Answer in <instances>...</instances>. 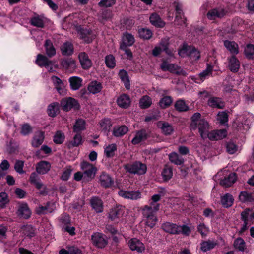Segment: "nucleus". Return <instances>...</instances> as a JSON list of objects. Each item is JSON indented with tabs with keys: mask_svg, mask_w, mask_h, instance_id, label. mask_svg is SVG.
I'll return each instance as SVG.
<instances>
[{
	"mask_svg": "<svg viewBox=\"0 0 254 254\" xmlns=\"http://www.w3.org/2000/svg\"><path fill=\"white\" fill-rule=\"evenodd\" d=\"M92 240L94 245L98 248H102L107 244L105 236L100 233H95L92 235Z\"/></svg>",
	"mask_w": 254,
	"mask_h": 254,
	"instance_id": "nucleus-10",
	"label": "nucleus"
},
{
	"mask_svg": "<svg viewBox=\"0 0 254 254\" xmlns=\"http://www.w3.org/2000/svg\"><path fill=\"white\" fill-rule=\"evenodd\" d=\"M61 106L63 110L68 111L71 109H79V104L76 99L72 97H68L62 99Z\"/></svg>",
	"mask_w": 254,
	"mask_h": 254,
	"instance_id": "nucleus-6",
	"label": "nucleus"
},
{
	"mask_svg": "<svg viewBox=\"0 0 254 254\" xmlns=\"http://www.w3.org/2000/svg\"><path fill=\"white\" fill-rule=\"evenodd\" d=\"M208 104L213 108L222 109L225 107V102L222 99L216 97H210L208 101Z\"/></svg>",
	"mask_w": 254,
	"mask_h": 254,
	"instance_id": "nucleus-25",
	"label": "nucleus"
},
{
	"mask_svg": "<svg viewBox=\"0 0 254 254\" xmlns=\"http://www.w3.org/2000/svg\"><path fill=\"white\" fill-rule=\"evenodd\" d=\"M64 134L61 131H57L53 136V141L57 144H62L64 141Z\"/></svg>",
	"mask_w": 254,
	"mask_h": 254,
	"instance_id": "nucleus-46",
	"label": "nucleus"
},
{
	"mask_svg": "<svg viewBox=\"0 0 254 254\" xmlns=\"http://www.w3.org/2000/svg\"><path fill=\"white\" fill-rule=\"evenodd\" d=\"M221 201L222 205L224 207L228 208L233 205L234 203V198L231 194L227 193L221 197Z\"/></svg>",
	"mask_w": 254,
	"mask_h": 254,
	"instance_id": "nucleus-32",
	"label": "nucleus"
},
{
	"mask_svg": "<svg viewBox=\"0 0 254 254\" xmlns=\"http://www.w3.org/2000/svg\"><path fill=\"white\" fill-rule=\"evenodd\" d=\"M162 175L164 180H170L173 175L172 169L171 167L166 166L162 172Z\"/></svg>",
	"mask_w": 254,
	"mask_h": 254,
	"instance_id": "nucleus-52",
	"label": "nucleus"
},
{
	"mask_svg": "<svg viewBox=\"0 0 254 254\" xmlns=\"http://www.w3.org/2000/svg\"><path fill=\"white\" fill-rule=\"evenodd\" d=\"M61 65L66 69L73 70L76 67V61L72 58L64 59L61 61Z\"/></svg>",
	"mask_w": 254,
	"mask_h": 254,
	"instance_id": "nucleus-29",
	"label": "nucleus"
},
{
	"mask_svg": "<svg viewBox=\"0 0 254 254\" xmlns=\"http://www.w3.org/2000/svg\"><path fill=\"white\" fill-rule=\"evenodd\" d=\"M125 212V207L121 205H119L112 210V220L121 218L124 215Z\"/></svg>",
	"mask_w": 254,
	"mask_h": 254,
	"instance_id": "nucleus-40",
	"label": "nucleus"
},
{
	"mask_svg": "<svg viewBox=\"0 0 254 254\" xmlns=\"http://www.w3.org/2000/svg\"><path fill=\"white\" fill-rule=\"evenodd\" d=\"M175 10L176 12V15L175 17V22L176 24H181L179 20L180 19L182 18V16L184 15L182 12V6L180 4L177 3L175 6Z\"/></svg>",
	"mask_w": 254,
	"mask_h": 254,
	"instance_id": "nucleus-47",
	"label": "nucleus"
},
{
	"mask_svg": "<svg viewBox=\"0 0 254 254\" xmlns=\"http://www.w3.org/2000/svg\"><path fill=\"white\" fill-rule=\"evenodd\" d=\"M45 138L44 132L38 131L35 132L31 141V145L33 147H38L41 145L44 141Z\"/></svg>",
	"mask_w": 254,
	"mask_h": 254,
	"instance_id": "nucleus-18",
	"label": "nucleus"
},
{
	"mask_svg": "<svg viewBox=\"0 0 254 254\" xmlns=\"http://www.w3.org/2000/svg\"><path fill=\"white\" fill-rule=\"evenodd\" d=\"M100 183L105 188L109 187L111 185V177L110 174L103 172L100 176Z\"/></svg>",
	"mask_w": 254,
	"mask_h": 254,
	"instance_id": "nucleus-30",
	"label": "nucleus"
},
{
	"mask_svg": "<svg viewBox=\"0 0 254 254\" xmlns=\"http://www.w3.org/2000/svg\"><path fill=\"white\" fill-rule=\"evenodd\" d=\"M175 107L179 111H186L188 109V107L185 102L182 100H178L176 102Z\"/></svg>",
	"mask_w": 254,
	"mask_h": 254,
	"instance_id": "nucleus-59",
	"label": "nucleus"
},
{
	"mask_svg": "<svg viewBox=\"0 0 254 254\" xmlns=\"http://www.w3.org/2000/svg\"><path fill=\"white\" fill-rule=\"evenodd\" d=\"M119 76L124 83L126 88L129 89L130 88V82L127 71L123 69L121 70L119 73Z\"/></svg>",
	"mask_w": 254,
	"mask_h": 254,
	"instance_id": "nucleus-41",
	"label": "nucleus"
},
{
	"mask_svg": "<svg viewBox=\"0 0 254 254\" xmlns=\"http://www.w3.org/2000/svg\"><path fill=\"white\" fill-rule=\"evenodd\" d=\"M160 199V195H153L151 197L149 206L145 205L141 209L145 224L150 228H153L157 222V219L155 213L159 210V205L156 202Z\"/></svg>",
	"mask_w": 254,
	"mask_h": 254,
	"instance_id": "nucleus-1",
	"label": "nucleus"
},
{
	"mask_svg": "<svg viewBox=\"0 0 254 254\" xmlns=\"http://www.w3.org/2000/svg\"><path fill=\"white\" fill-rule=\"evenodd\" d=\"M36 63L40 66H44L46 67L49 71L52 70V68L49 67L52 64V62L48 60V59L45 56L38 54L37 56Z\"/></svg>",
	"mask_w": 254,
	"mask_h": 254,
	"instance_id": "nucleus-14",
	"label": "nucleus"
},
{
	"mask_svg": "<svg viewBox=\"0 0 254 254\" xmlns=\"http://www.w3.org/2000/svg\"><path fill=\"white\" fill-rule=\"evenodd\" d=\"M191 46H188L186 45H184L182 48L179 50L178 54L182 57L185 56H189L190 53V49Z\"/></svg>",
	"mask_w": 254,
	"mask_h": 254,
	"instance_id": "nucleus-60",
	"label": "nucleus"
},
{
	"mask_svg": "<svg viewBox=\"0 0 254 254\" xmlns=\"http://www.w3.org/2000/svg\"><path fill=\"white\" fill-rule=\"evenodd\" d=\"M59 106L57 103H54L48 106V114L50 116L54 117L58 111Z\"/></svg>",
	"mask_w": 254,
	"mask_h": 254,
	"instance_id": "nucleus-53",
	"label": "nucleus"
},
{
	"mask_svg": "<svg viewBox=\"0 0 254 254\" xmlns=\"http://www.w3.org/2000/svg\"><path fill=\"white\" fill-rule=\"evenodd\" d=\"M191 119V127L193 129H198L202 138H207L210 129V126L208 122L205 119L201 118V115L198 112L193 114Z\"/></svg>",
	"mask_w": 254,
	"mask_h": 254,
	"instance_id": "nucleus-2",
	"label": "nucleus"
},
{
	"mask_svg": "<svg viewBox=\"0 0 254 254\" xmlns=\"http://www.w3.org/2000/svg\"><path fill=\"white\" fill-rule=\"evenodd\" d=\"M150 23L157 27H163L165 25V22L163 21L159 16L155 13H152L150 16Z\"/></svg>",
	"mask_w": 254,
	"mask_h": 254,
	"instance_id": "nucleus-31",
	"label": "nucleus"
},
{
	"mask_svg": "<svg viewBox=\"0 0 254 254\" xmlns=\"http://www.w3.org/2000/svg\"><path fill=\"white\" fill-rule=\"evenodd\" d=\"M250 212V210L247 209L241 213V217L244 221V224L241 229V232H244L251 225L252 220L249 218Z\"/></svg>",
	"mask_w": 254,
	"mask_h": 254,
	"instance_id": "nucleus-24",
	"label": "nucleus"
},
{
	"mask_svg": "<svg viewBox=\"0 0 254 254\" xmlns=\"http://www.w3.org/2000/svg\"><path fill=\"white\" fill-rule=\"evenodd\" d=\"M190 50V53L189 56L192 61H196L199 59L200 53L197 49H196L194 47L191 46Z\"/></svg>",
	"mask_w": 254,
	"mask_h": 254,
	"instance_id": "nucleus-58",
	"label": "nucleus"
},
{
	"mask_svg": "<svg viewBox=\"0 0 254 254\" xmlns=\"http://www.w3.org/2000/svg\"><path fill=\"white\" fill-rule=\"evenodd\" d=\"M31 214V211L26 203H21L19 205L17 210V214L19 216L27 219L30 216Z\"/></svg>",
	"mask_w": 254,
	"mask_h": 254,
	"instance_id": "nucleus-20",
	"label": "nucleus"
},
{
	"mask_svg": "<svg viewBox=\"0 0 254 254\" xmlns=\"http://www.w3.org/2000/svg\"><path fill=\"white\" fill-rule=\"evenodd\" d=\"M216 245L217 243L215 241L209 240L201 243L200 249L203 252H206L214 248Z\"/></svg>",
	"mask_w": 254,
	"mask_h": 254,
	"instance_id": "nucleus-36",
	"label": "nucleus"
},
{
	"mask_svg": "<svg viewBox=\"0 0 254 254\" xmlns=\"http://www.w3.org/2000/svg\"><path fill=\"white\" fill-rule=\"evenodd\" d=\"M46 53L48 56L51 57L56 54V50L52 43L49 40H47L45 43Z\"/></svg>",
	"mask_w": 254,
	"mask_h": 254,
	"instance_id": "nucleus-42",
	"label": "nucleus"
},
{
	"mask_svg": "<svg viewBox=\"0 0 254 254\" xmlns=\"http://www.w3.org/2000/svg\"><path fill=\"white\" fill-rule=\"evenodd\" d=\"M122 239V235L117 230L112 228V243H118Z\"/></svg>",
	"mask_w": 254,
	"mask_h": 254,
	"instance_id": "nucleus-63",
	"label": "nucleus"
},
{
	"mask_svg": "<svg viewBox=\"0 0 254 254\" xmlns=\"http://www.w3.org/2000/svg\"><path fill=\"white\" fill-rule=\"evenodd\" d=\"M217 119L220 123L224 124L228 121V115L225 112H219Z\"/></svg>",
	"mask_w": 254,
	"mask_h": 254,
	"instance_id": "nucleus-62",
	"label": "nucleus"
},
{
	"mask_svg": "<svg viewBox=\"0 0 254 254\" xmlns=\"http://www.w3.org/2000/svg\"><path fill=\"white\" fill-rule=\"evenodd\" d=\"M69 81L71 89L76 90L81 86L82 80L80 77L73 76L69 78Z\"/></svg>",
	"mask_w": 254,
	"mask_h": 254,
	"instance_id": "nucleus-35",
	"label": "nucleus"
},
{
	"mask_svg": "<svg viewBox=\"0 0 254 254\" xmlns=\"http://www.w3.org/2000/svg\"><path fill=\"white\" fill-rule=\"evenodd\" d=\"M160 68L163 71H168L171 73L177 74L186 75V73L180 67L174 64H170L165 60H163L160 64Z\"/></svg>",
	"mask_w": 254,
	"mask_h": 254,
	"instance_id": "nucleus-7",
	"label": "nucleus"
},
{
	"mask_svg": "<svg viewBox=\"0 0 254 254\" xmlns=\"http://www.w3.org/2000/svg\"><path fill=\"white\" fill-rule=\"evenodd\" d=\"M234 245L236 249L241 251H243L246 248L245 241L243 239L240 238L237 239L234 241Z\"/></svg>",
	"mask_w": 254,
	"mask_h": 254,
	"instance_id": "nucleus-57",
	"label": "nucleus"
},
{
	"mask_svg": "<svg viewBox=\"0 0 254 254\" xmlns=\"http://www.w3.org/2000/svg\"><path fill=\"white\" fill-rule=\"evenodd\" d=\"M157 126L165 135L171 134L174 131L173 127L168 123L160 121L157 123Z\"/></svg>",
	"mask_w": 254,
	"mask_h": 254,
	"instance_id": "nucleus-17",
	"label": "nucleus"
},
{
	"mask_svg": "<svg viewBox=\"0 0 254 254\" xmlns=\"http://www.w3.org/2000/svg\"><path fill=\"white\" fill-rule=\"evenodd\" d=\"M102 88L101 83L96 80L91 81L88 86V90L93 94L100 92Z\"/></svg>",
	"mask_w": 254,
	"mask_h": 254,
	"instance_id": "nucleus-26",
	"label": "nucleus"
},
{
	"mask_svg": "<svg viewBox=\"0 0 254 254\" xmlns=\"http://www.w3.org/2000/svg\"><path fill=\"white\" fill-rule=\"evenodd\" d=\"M239 199L243 202H250L253 200L252 194L246 191L242 192L239 195Z\"/></svg>",
	"mask_w": 254,
	"mask_h": 254,
	"instance_id": "nucleus-56",
	"label": "nucleus"
},
{
	"mask_svg": "<svg viewBox=\"0 0 254 254\" xmlns=\"http://www.w3.org/2000/svg\"><path fill=\"white\" fill-rule=\"evenodd\" d=\"M229 67L231 71L237 72L240 67V63L238 59L235 56H232L229 58Z\"/></svg>",
	"mask_w": 254,
	"mask_h": 254,
	"instance_id": "nucleus-27",
	"label": "nucleus"
},
{
	"mask_svg": "<svg viewBox=\"0 0 254 254\" xmlns=\"http://www.w3.org/2000/svg\"><path fill=\"white\" fill-rule=\"evenodd\" d=\"M51 164L46 161H41L37 164L36 170L39 174H46L50 169Z\"/></svg>",
	"mask_w": 254,
	"mask_h": 254,
	"instance_id": "nucleus-21",
	"label": "nucleus"
},
{
	"mask_svg": "<svg viewBox=\"0 0 254 254\" xmlns=\"http://www.w3.org/2000/svg\"><path fill=\"white\" fill-rule=\"evenodd\" d=\"M172 99L170 96H166L161 99L159 105L162 108H165L171 105Z\"/></svg>",
	"mask_w": 254,
	"mask_h": 254,
	"instance_id": "nucleus-54",
	"label": "nucleus"
},
{
	"mask_svg": "<svg viewBox=\"0 0 254 254\" xmlns=\"http://www.w3.org/2000/svg\"><path fill=\"white\" fill-rule=\"evenodd\" d=\"M226 13L223 8L218 7L210 10L207 14V18L211 20L223 17Z\"/></svg>",
	"mask_w": 254,
	"mask_h": 254,
	"instance_id": "nucleus-12",
	"label": "nucleus"
},
{
	"mask_svg": "<svg viewBox=\"0 0 254 254\" xmlns=\"http://www.w3.org/2000/svg\"><path fill=\"white\" fill-rule=\"evenodd\" d=\"M81 168L83 170L84 175V181H90L95 176L97 169L89 162H83L81 163Z\"/></svg>",
	"mask_w": 254,
	"mask_h": 254,
	"instance_id": "nucleus-4",
	"label": "nucleus"
},
{
	"mask_svg": "<svg viewBox=\"0 0 254 254\" xmlns=\"http://www.w3.org/2000/svg\"><path fill=\"white\" fill-rule=\"evenodd\" d=\"M236 180V176L235 173H231L228 177L222 180L221 185L226 187L231 186Z\"/></svg>",
	"mask_w": 254,
	"mask_h": 254,
	"instance_id": "nucleus-37",
	"label": "nucleus"
},
{
	"mask_svg": "<svg viewBox=\"0 0 254 254\" xmlns=\"http://www.w3.org/2000/svg\"><path fill=\"white\" fill-rule=\"evenodd\" d=\"M227 131L225 129L213 130L209 132L207 138L210 140H220L227 136Z\"/></svg>",
	"mask_w": 254,
	"mask_h": 254,
	"instance_id": "nucleus-15",
	"label": "nucleus"
},
{
	"mask_svg": "<svg viewBox=\"0 0 254 254\" xmlns=\"http://www.w3.org/2000/svg\"><path fill=\"white\" fill-rule=\"evenodd\" d=\"M117 103L121 108L127 109L130 106L131 100L129 96L122 94L117 98Z\"/></svg>",
	"mask_w": 254,
	"mask_h": 254,
	"instance_id": "nucleus-16",
	"label": "nucleus"
},
{
	"mask_svg": "<svg viewBox=\"0 0 254 254\" xmlns=\"http://www.w3.org/2000/svg\"><path fill=\"white\" fill-rule=\"evenodd\" d=\"M225 47L233 55H237L239 52L238 45L234 41L225 40L224 41Z\"/></svg>",
	"mask_w": 254,
	"mask_h": 254,
	"instance_id": "nucleus-23",
	"label": "nucleus"
},
{
	"mask_svg": "<svg viewBox=\"0 0 254 254\" xmlns=\"http://www.w3.org/2000/svg\"><path fill=\"white\" fill-rule=\"evenodd\" d=\"M135 42V38L133 35L128 32H125L122 36V45L121 47L132 46Z\"/></svg>",
	"mask_w": 254,
	"mask_h": 254,
	"instance_id": "nucleus-22",
	"label": "nucleus"
},
{
	"mask_svg": "<svg viewBox=\"0 0 254 254\" xmlns=\"http://www.w3.org/2000/svg\"><path fill=\"white\" fill-rule=\"evenodd\" d=\"M71 172L72 169L71 167L69 166L66 167L63 171V173L61 176V179L64 181L67 180L71 175Z\"/></svg>",
	"mask_w": 254,
	"mask_h": 254,
	"instance_id": "nucleus-64",
	"label": "nucleus"
},
{
	"mask_svg": "<svg viewBox=\"0 0 254 254\" xmlns=\"http://www.w3.org/2000/svg\"><path fill=\"white\" fill-rule=\"evenodd\" d=\"M55 208L53 203L48 202L45 206L39 205L36 208V212L38 214H44L52 212Z\"/></svg>",
	"mask_w": 254,
	"mask_h": 254,
	"instance_id": "nucleus-19",
	"label": "nucleus"
},
{
	"mask_svg": "<svg viewBox=\"0 0 254 254\" xmlns=\"http://www.w3.org/2000/svg\"><path fill=\"white\" fill-rule=\"evenodd\" d=\"M213 70H217L216 62H214L213 64L210 63H208L207 64L206 69L199 74V77L200 81H199L195 80V82L198 83H200V82H203L206 78H207L211 75Z\"/></svg>",
	"mask_w": 254,
	"mask_h": 254,
	"instance_id": "nucleus-11",
	"label": "nucleus"
},
{
	"mask_svg": "<svg viewBox=\"0 0 254 254\" xmlns=\"http://www.w3.org/2000/svg\"><path fill=\"white\" fill-rule=\"evenodd\" d=\"M151 103V99L148 96H144L140 99L139 105L141 108H148Z\"/></svg>",
	"mask_w": 254,
	"mask_h": 254,
	"instance_id": "nucleus-51",
	"label": "nucleus"
},
{
	"mask_svg": "<svg viewBox=\"0 0 254 254\" xmlns=\"http://www.w3.org/2000/svg\"><path fill=\"white\" fill-rule=\"evenodd\" d=\"M78 58L82 67L87 69L91 67L92 63L88 55L85 52H81L78 55Z\"/></svg>",
	"mask_w": 254,
	"mask_h": 254,
	"instance_id": "nucleus-13",
	"label": "nucleus"
},
{
	"mask_svg": "<svg viewBox=\"0 0 254 254\" xmlns=\"http://www.w3.org/2000/svg\"><path fill=\"white\" fill-rule=\"evenodd\" d=\"M147 135L145 130H141L137 132L135 136L131 140L133 144H137L142 141L146 139Z\"/></svg>",
	"mask_w": 254,
	"mask_h": 254,
	"instance_id": "nucleus-28",
	"label": "nucleus"
},
{
	"mask_svg": "<svg viewBox=\"0 0 254 254\" xmlns=\"http://www.w3.org/2000/svg\"><path fill=\"white\" fill-rule=\"evenodd\" d=\"M30 23L32 25L37 27L42 28L44 26L43 20L39 16L32 17L30 20Z\"/></svg>",
	"mask_w": 254,
	"mask_h": 254,
	"instance_id": "nucleus-49",
	"label": "nucleus"
},
{
	"mask_svg": "<svg viewBox=\"0 0 254 254\" xmlns=\"http://www.w3.org/2000/svg\"><path fill=\"white\" fill-rule=\"evenodd\" d=\"M91 204L93 208L97 212H101L103 210V204L101 199L93 197L91 200Z\"/></svg>",
	"mask_w": 254,
	"mask_h": 254,
	"instance_id": "nucleus-38",
	"label": "nucleus"
},
{
	"mask_svg": "<svg viewBox=\"0 0 254 254\" xmlns=\"http://www.w3.org/2000/svg\"><path fill=\"white\" fill-rule=\"evenodd\" d=\"M85 129V122L82 119L77 120L74 126V131L78 132Z\"/></svg>",
	"mask_w": 254,
	"mask_h": 254,
	"instance_id": "nucleus-48",
	"label": "nucleus"
},
{
	"mask_svg": "<svg viewBox=\"0 0 254 254\" xmlns=\"http://www.w3.org/2000/svg\"><path fill=\"white\" fill-rule=\"evenodd\" d=\"M80 38L85 42L90 43L94 38L93 35L87 29H83L79 33Z\"/></svg>",
	"mask_w": 254,
	"mask_h": 254,
	"instance_id": "nucleus-34",
	"label": "nucleus"
},
{
	"mask_svg": "<svg viewBox=\"0 0 254 254\" xmlns=\"http://www.w3.org/2000/svg\"><path fill=\"white\" fill-rule=\"evenodd\" d=\"M169 157L170 161L176 165H181L183 163V159L179 157L177 153L172 152Z\"/></svg>",
	"mask_w": 254,
	"mask_h": 254,
	"instance_id": "nucleus-50",
	"label": "nucleus"
},
{
	"mask_svg": "<svg viewBox=\"0 0 254 254\" xmlns=\"http://www.w3.org/2000/svg\"><path fill=\"white\" fill-rule=\"evenodd\" d=\"M163 230L167 233L171 234H179L180 233L188 236L191 232V230L189 227L187 225H178L176 224L165 222L162 225Z\"/></svg>",
	"mask_w": 254,
	"mask_h": 254,
	"instance_id": "nucleus-3",
	"label": "nucleus"
},
{
	"mask_svg": "<svg viewBox=\"0 0 254 254\" xmlns=\"http://www.w3.org/2000/svg\"><path fill=\"white\" fill-rule=\"evenodd\" d=\"M29 180L30 183L34 185L37 189H40L43 188V184L39 179L38 175L36 173L33 172L31 174Z\"/></svg>",
	"mask_w": 254,
	"mask_h": 254,
	"instance_id": "nucleus-39",
	"label": "nucleus"
},
{
	"mask_svg": "<svg viewBox=\"0 0 254 254\" xmlns=\"http://www.w3.org/2000/svg\"><path fill=\"white\" fill-rule=\"evenodd\" d=\"M61 52L64 55H70L73 52V46L68 42L64 43L61 47Z\"/></svg>",
	"mask_w": 254,
	"mask_h": 254,
	"instance_id": "nucleus-33",
	"label": "nucleus"
},
{
	"mask_svg": "<svg viewBox=\"0 0 254 254\" xmlns=\"http://www.w3.org/2000/svg\"><path fill=\"white\" fill-rule=\"evenodd\" d=\"M246 57L249 59H252L254 56V45L249 44L247 45L244 49Z\"/></svg>",
	"mask_w": 254,
	"mask_h": 254,
	"instance_id": "nucleus-45",
	"label": "nucleus"
},
{
	"mask_svg": "<svg viewBox=\"0 0 254 254\" xmlns=\"http://www.w3.org/2000/svg\"><path fill=\"white\" fill-rule=\"evenodd\" d=\"M128 131V128L125 126H118L114 127L113 134L116 137L125 135Z\"/></svg>",
	"mask_w": 254,
	"mask_h": 254,
	"instance_id": "nucleus-43",
	"label": "nucleus"
},
{
	"mask_svg": "<svg viewBox=\"0 0 254 254\" xmlns=\"http://www.w3.org/2000/svg\"><path fill=\"white\" fill-rule=\"evenodd\" d=\"M138 34L140 38L145 40L149 39L152 35V32L147 28L138 29Z\"/></svg>",
	"mask_w": 254,
	"mask_h": 254,
	"instance_id": "nucleus-44",
	"label": "nucleus"
},
{
	"mask_svg": "<svg viewBox=\"0 0 254 254\" xmlns=\"http://www.w3.org/2000/svg\"><path fill=\"white\" fill-rule=\"evenodd\" d=\"M118 194L125 199L132 200H137L141 197V193L138 190H121L118 192Z\"/></svg>",
	"mask_w": 254,
	"mask_h": 254,
	"instance_id": "nucleus-9",
	"label": "nucleus"
},
{
	"mask_svg": "<svg viewBox=\"0 0 254 254\" xmlns=\"http://www.w3.org/2000/svg\"><path fill=\"white\" fill-rule=\"evenodd\" d=\"M82 137L80 134H77L75 135L73 140L68 144L69 147L78 146L82 143Z\"/></svg>",
	"mask_w": 254,
	"mask_h": 254,
	"instance_id": "nucleus-55",
	"label": "nucleus"
},
{
	"mask_svg": "<svg viewBox=\"0 0 254 254\" xmlns=\"http://www.w3.org/2000/svg\"><path fill=\"white\" fill-rule=\"evenodd\" d=\"M197 230L202 237L206 236L209 232V228L203 223H200L198 226Z\"/></svg>",
	"mask_w": 254,
	"mask_h": 254,
	"instance_id": "nucleus-61",
	"label": "nucleus"
},
{
	"mask_svg": "<svg viewBox=\"0 0 254 254\" xmlns=\"http://www.w3.org/2000/svg\"><path fill=\"white\" fill-rule=\"evenodd\" d=\"M125 168L127 172L131 174L138 175L145 174L147 169L146 165L139 161L127 164L125 166Z\"/></svg>",
	"mask_w": 254,
	"mask_h": 254,
	"instance_id": "nucleus-5",
	"label": "nucleus"
},
{
	"mask_svg": "<svg viewBox=\"0 0 254 254\" xmlns=\"http://www.w3.org/2000/svg\"><path fill=\"white\" fill-rule=\"evenodd\" d=\"M127 244L131 251L141 253L144 251L145 246L139 239L133 238L127 240Z\"/></svg>",
	"mask_w": 254,
	"mask_h": 254,
	"instance_id": "nucleus-8",
	"label": "nucleus"
}]
</instances>
